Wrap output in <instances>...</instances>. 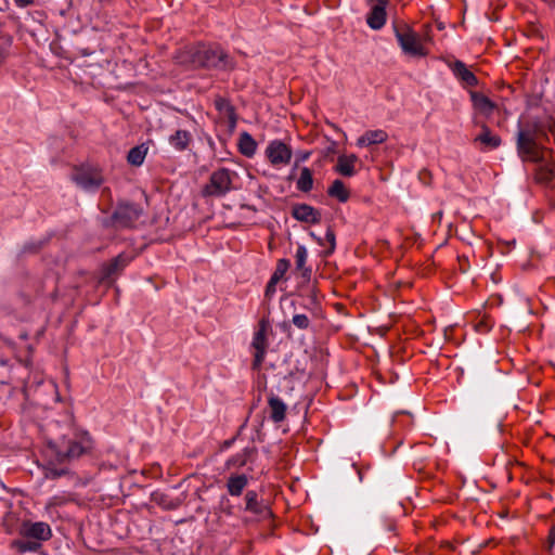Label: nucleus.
I'll return each mask as SVG.
<instances>
[{
    "label": "nucleus",
    "mask_w": 555,
    "mask_h": 555,
    "mask_svg": "<svg viewBox=\"0 0 555 555\" xmlns=\"http://www.w3.org/2000/svg\"><path fill=\"white\" fill-rule=\"evenodd\" d=\"M546 133L539 122L527 124L517 132V153L524 162L539 165L535 178L547 183L555 177V154L552 150L540 146L538 140Z\"/></svg>",
    "instance_id": "1"
},
{
    "label": "nucleus",
    "mask_w": 555,
    "mask_h": 555,
    "mask_svg": "<svg viewBox=\"0 0 555 555\" xmlns=\"http://www.w3.org/2000/svg\"><path fill=\"white\" fill-rule=\"evenodd\" d=\"M177 60L192 68L232 70L235 66L229 54L220 47L203 43L185 47L179 52Z\"/></svg>",
    "instance_id": "2"
},
{
    "label": "nucleus",
    "mask_w": 555,
    "mask_h": 555,
    "mask_svg": "<svg viewBox=\"0 0 555 555\" xmlns=\"http://www.w3.org/2000/svg\"><path fill=\"white\" fill-rule=\"evenodd\" d=\"M93 448V439L87 431H76L72 436L48 442V452L57 463L63 464L79 459Z\"/></svg>",
    "instance_id": "3"
},
{
    "label": "nucleus",
    "mask_w": 555,
    "mask_h": 555,
    "mask_svg": "<svg viewBox=\"0 0 555 555\" xmlns=\"http://www.w3.org/2000/svg\"><path fill=\"white\" fill-rule=\"evenodd\" d=\"M234 172L227 168L214 171L208 183L203 188L202 194L207 197H222L232 189V176Z\"/></svg>",
    "instance_id": "4"
},
{
    "label": "nucleus",
    "mask_w": 555,
    "mask_h": 555,
    "mask_svg": "<svg viewBox=\"0 0 555 555\" xmlns=\"http://www.w3.org/2000/svg\"><path fill=\"white\" fill-rule=\"evenodd\" d=\"M396 38L405 54L411 56H425V48L421 43L420 36L408 26L395 28Z\"/></svg>",
    "instance_id": "5"
},
{
    "label": "nucleus",
    "mask_w": 555,
    "mask_h": 555,
    "mask_svg": "<svg viewBox=\"0 0 555 555\" xmlns=\"http://www.w3.org/2000/svg\"><path fill=\"white\" fill-rule=\"evenodd\" d=\"M72 180L85 191H95L104 181L101 171L92 167L76 168Z\"/></svg>",
    "instance_id": "6"
},
{
    "label": "nucleus",
    "mask_w": 555,
    "mask_h": 555,
    "mask_svg": "<svg viewBox=\"0 0 555 555\" xmlns=\"http://www.w3.org/2000/svg\"><path fill=\"white\" fill-rule=\"evenodd\" d=\"M142 208L131 203H120L112 215L115 228H130L141 217Z\"/></svg>",
    "instance_id": "7"
},
{
    "label": "nucleus",
    "mask_w": 555,
    "mask_h": 555,
    "mask_svg": "<svg viewBox=\"0 0 555 555\" xmlns=\"http://www.w3.org/2000/svg\"><path fill=\"white\" fill-rule=\"evenodd\" d=\"M269 330V324L266 320H261L258 324V328L254 334V338L251 341V348L254 349V361L253 369L260 370L262 362L266 358L267 349L269 346L267 339V333Z\"/></svg>",
    "instance_id": "8"
},
{
    "label": "nucleus",
    "mask_w": 555,
    "mask_h": 555,
    "mask_svg": "<svg viewBox=\"0 0 555 555\" xmlns=\"http://www.w3.org/2000/svg\"><path fill=\"white\" fill-rule=\"evenodd\" d=\"M266 155L273 166L287 165L292 158L291 147L280 140L269 143Z\"/></svg>",
    "instance_id": "9"
},
{
    "label": "nucleus",
    "mask_w": 555,
    "mask_h": 555,
    "mask_svg": "<svg viewBox=\"0 0 555 555\" xmlns=\"http://www.w3.org/2000/svg\"><path fill=\"white\" fill-rule=\"evenodd\" d=\"M21 534L24 538H30L41 543V541H47L51 538L52 531L47 522L25 521L21 526Z\"/></svg>",
    "instance_id": "10"
},
{
    "label": "nucleus",
    "mask_w": 555,
    "mask_h": 555,
    "mask_svg": "<svg viewBox=\"0 0 555 555\" xmlns=\"http://www.w3.org/2000/svg\"><path fill=\"white\" fill-rule=\"evenodd\" d=\"M130 261L131 258L128 255L119 254L111 262L103 266L100 278L101 282L112 283Z\"/></svg>",
    "instance_id": "11"
},
{
    "label": "nucleus",
    "mask_w": 555,
    "mask_h": 555,
    "mask_svg": "<svg viewBox=\"0 0 555 555\" xmlns=\"http://www.w3.org/2000/svg\"><path fill=\"white\" fill-rule=\"evenodd\" d=\"M369 2L372 8L366 23L372 29H380L386 23V5L388 0H369Z\"/></svg>",
    "instance_id": "12"
},
{
    "label": "nucleus",
    "mask_w": 555,
    "mask_h": 555,
    "mask_svg": "<svg viewBox=\"0 0 555 555\" xmlns=\"http://www.w3.org/2000/svg\"><path fill=\"white\" fill-rule=\"evenodd\" d=\"M292 216L296 220L306 223H319L321 221V212L308 204L294 205Z\"/></svg>",
    "instance_id": "13"
},
{
    "label": "nucleus",
    "mask_w": 555,
    "mask_h": 555,
    "mask_svg": "<svg viewBox=\"0 0 555 555\" xmlns=\"http://www.w3.org/2000/svg\"><path fill=\"white\" fill-rule=\"evenodd\" d=\"M268 410L272 422L281 423L286 417L287 405L272 391L268 395Z\"/></svg>",
    "instance_id": "14"
},
{
    "label": "nucleus",
    "mask_w": 555,
    "mask_h": 555,
    "mask_svg": "<svg viewBox=\"0 0 555 555\" xmlns=\"http://www.w3.org/2000/svg\"><path fill=\"white\" fill-rule=\"evenodd\" d=\"M454 76L460 79L465 86L474 87L478 83V79L475 74L469 70L465 63L462 61H455L449 64Z\"/></svg>",
    "instance_id": "15"
},
{
    "label": "nucleus",
    "mask_w": 555,
    "mask_h": 555,
    "mask_svg": "<svg viewBox=\"0 0 555 555\" xmlns=\"http://www.w3.org/2000/svg\"><path fill=\"white\" fill-rule=\"evenodd\" d=\"M474 143H480L485 149L494 150L501 145V138L486 124H482L481 132L474 139Z\"/></svg>",
    "instance_id": "16"
},
{
    "label": "nucleus",
    "mask_w": 555,
    "mask_h": 555,
    "mask_svg": "<svg viewBox=\"0 0 555 555\" xmlns=\"http://www.w3.org/2000/svg\"><path fill=\"white\" fill-rule=\"evenodd\" d=\"M216 108L227 118L229 127L234 129L237 121V116L234 106L224 98H217L215 100Z\"/></svg>",
    "instance_id": "17"
},
{
    "label": "nucleus",
    "mask_w": 555,
    "mask_h": 555,
    "mask_svg": "<svg viewBox=\"0 0 555 555\" xmlns=\"http://www.w3.org/2000/svg\"><path fill=\"white\" fill-rule=\"evenodd\" d=\"M388 139V134L386 131L378 130H369L364 132L358 140V146H370L374 144H382Z\"/></svg>",
    "instance_id": "18"
},
{
    "label": "nucleus",
    "mask_w": 555,
    "mask_h": 555,
    "mask_svg": "<svg viewBox=\"0 0 555 555\" xmlns=\"http://www.w3.org/2000/svg\"><path fill=\"white\" fill-rule=\"evenodd\" d=\"M470 99L474 107L481 114L490 115L495 108V104L482 93L472 91Z\"/></svg>",
    "instance_id": "19"
},
{
    "label": "nucleus",
    "mask_w": 555,
    "mask_h": 555,
    "mask_svg": "<svg viewBox=\"0 0 555 555\" xmlns=\"http://www.w3.org/2000/svg\"><path fill=\"white\" fill-rule=\"evenodd\" d=\"M358 157L354 154L340 155L337 159L336 171L345 177H352L356 173L354 164Z\"/></svg>",
    "instance_id": "20"
},
{
    "label": "nucleus",
    "mask_w": 555,
    "mask_h": 555,
    "mask_svg": "<svg viewBox=\"0 0 555 555\" xmlns=\"http://www.w3.org/2000/svg\"><path fill=\"white\" fill-rule=\"evenodd\" d=\"M247 482L248 479L245 475H232L227 482L228 492L233 496H238L247 486Z\"/></svg>",
    "instance_id": "21"
},
{
    "label": "nucleus",
    "mask_w": 555,
    "mask_h": 555,
    "mask_svg": "<svg viewBox=\"0 0 555 555\" xmlns=\"http://www.w3.org/2000/svg\"><path fill=\"white\" fill-rule=\"evenodd\" d=\"M192 135L186 130H177L169 137V143L178 151H184L189 147Z\"/></svg>",
    "instance_id": "22"
},
{
    "label": "nucleus",
    "mask_w": 555,
    "mask_h": 555,
    "mask_svg": "<svg viewBox=\"0 0 555 555\" xmlns=\"http://www.w3.org/2000/svg\"><path fill=\"white\" fill-rule=\"evenodd\" d=\"M11 547L15 550L17 553L23 554L26 552H37L41 547V543L38 541H35L34 539L30 540V538H24L14 540L11 543Z\"/></svg>",
    "instance_id": "23"
},
{
    "label": "nucleus",
    "mask_w": 555,
    "mask_h": 555,
    "mask_svg": "<svg viewBox=\"0 0 555 555\" xmlns=\"http://www.w3.org/2000/svg\"><path fill=\"white\" fill-rule=\"evenodd\" d=\"M256 147H257L256 141L253 139V137L249 133H247V132L241 133L240 140H238V149L243 155H245L247 157L253 156L256 152Z\"/></svg>",
    "instance_id": "24"
},
{
    "label": "nucleus",
    "mask_w": 555,
    "mask_h": 555,
    "mask_svg": "<svg viewBox=\"0 0 555 555\" xmlns=\"http://www.w3.org/2000/svg\"><path fill=\"white\" fill-rule=\"evenodd\" d=\"M328 195L337 198L339 202L345 203L349 198V191L346 189L341 180H335L327 191Z\"/></svg>",
    "instance_id": "25"
},
{
    "label": "nucleus",
    "mask_w": 555,
    "mask_h": 555,
    "mask_svg": "<svg viewBox=\"0 0 555 555\" xmlns=\"http://www.w3.org/2000/svg\"><path fill=\"white\" fill-rule=\"evenodd\" d=\"M308 253L305 246L300 245L298 246L296 250V268L302 272V276L309 279L311 270L306 268V261H307Z\"/></svg>",
    "instance_id": "26"
},
{
    "label": "nucleus",
    "mask_w": 555,
    "mask_h": 555,
    "mask_svg": "<svg viewBox=\"0 0 555 555\" xmlns=\"http://www.w3.org/2000/svg\"><path fill=\"white\" fill-rule=\"evenodd\" d=\"M146 152H147V147H145L144 145H139V146L132 147L129 151L128 156H127L129 164H131L133 166L142 165L144 162V158L146 156Z\"/></svg>",
    "instance_id": "27"
},
{
    "label": "nucleus",
    "mask_w": 555,
    "mask_h": 555,
    "mask_svg": "<svg viewBox=\"0 0 555 555\" xmlns=\"http://www.w3.org/2000/svg\"><path fill=\"white\" fill-rule=\"evenodd\" d=\"M313 186V177L309 168L304 167L297 181V189L301 192H309Z\"/></svg>",
    "instance_id": "28"
},
{
    "label": "nucleus",
    "mask_w": 555,
    "mask_h": 555,
    "mask_svg": "<svg viewBox=\"0 0 555 555\" xmlns=\"http://www.w3.org/2000/svg\"><path fill=\"white\" fill-rule=\"evenodd\" d=\"M253 453H255L254 448H245L242 451V453L233 456L232 459H230L228 461V466H236V467L244 466Z\"/></svg>",
    "instance_id": "29"
},
{
    "label": "nucleus",
    "mask_w": 555,
    "mask_h": 555,
    "mask_svg": "<svg viewBox=\"0 0 555 555\" xmlns=\"http://www.w3.org/2000/svg\"><path fill=\"white\" fill-rule=\"evenodd\" d=\"M258 495L255 491H248L245 495L246 501V509L255 513L260 514L261 513V506L258 503Z\"/></svg>",
    "instance_id": "30"
},
{
    "label": "nucleus",
    "mask_w": 555,
    "mask_h": 555,
    "mask_svg": "<svg viewBox=\"0 0 555 555\" xmlns=\"http://www.w3.org/2000/svg\"><path fill=\"white\" fill-rule=\"evenodd\" d=\"M11 38L0 34V66L5 62L11 48Z\"/></svg>",
    "instance_id": "31"
},
{
    "label": "nucleus",
    "mask_w": 555,
    "mask_h": 555,
    "mask_svg": "<svg viewBox=\"0 0 555 555\" xmlns=\"http://www.w3.org/2000/svg\"><path fill=\"white\" fill-rule=\"evenodd\" d=\"M289 268V261L286 260V259H280L278 261V264H276V268H275V271L273 272L272 274V279L273 281H278L280 282V280L285 275V273L287 272Z\"/></svg>",
    "instance_id": "32"
},
{
    "label": "nucleus",
    "mask_w": 555,
    "mask_h": 555,
    "mask_svg": "<svg viewBox=\"0 0 555 555\" xmlns=\"http://www.w3.org/2000/svg\"><path fill=\"white\" fill-rule=\"evenodd\" d=\"M292 323L299 330H307L310 326V319L307 314L298 313L293 317Z\"/></svg>",
    "instance_id": "33"
},
{
    "label": "nucleus",
    "mask_w": 555,
    "mask_h": 555,
    "mask_svg": "<svg viewBox=\"0 0 555 555\" xmlns=\"http://www.w3.org/2000/svg\"><path fill=\"white\" fill-rule=\"evenodd\" d=\"M69 473L67 468H56V467H48L46 472V477L50 479H56L62 476H65Z\"/></svg>",
    "instance_id": "34"
},
{
    "label": "nucleus",
    "mask_w": 555,
    "mask_h": 555,
    "mask_svg": "<svg viewBox=\"0 0 555 555\" xmlns=\"http://www.w3.org/2000/svg\"><path fill=\"white\" fill-rule=\"evenodd\" d=\"M279 282L278 281H273L272 278H270L268 284H267V287H266V297L268 298H271L274 293H275V286Z\"/></svg>",
    "instance_id": "35"
},
{
    "label": "nucleus",
    "mask_w": 555,
    "mask_h": 555,
    "mask_svg": "<svg viewBox=\"0 0 555 555\" xmlns=\"http://www.w3.org/2000/svg\"><path fill=\"white\" fill-rule=\"evenodd\" d=\"M325 240L330 244L328 253H333L335 249V234L332 230H328L326 232Z\"/></svg>",
    "instance_id": "36"
},
{
    "label": "nucleus",
    "mask_w": 555,
    "mask_h": 555,
    "mask_svg": "<svg viewBox=\"0 0 555 555\" xmlns=\"http://www.w3.org/2000/svg\"><path fill=\"white\" fill-rule=\"evenodd\" d=\"M555 544V525L551 528L548 534V548L551 550Z\"/></svg>",
    "instance_id": "37"
},
{
    "label": "nucleus",
    "mask_w": 555,
    "mask_h": 555,
    "mask_svg": "<svg viewBox=\"0 0 555 555\" xmlns=\"http://www.w3.org/2000/svg\"><path fill=\"white\" fill-rule=\"evenodd\" d=\"M14 1L18 8H26L28 5H31L35 2V0H14Z\"/></svg>",
    "instance_id": "38"
},
{
    "label": "nucleus",
    "mask_w": 555,
    "mask_h": 555,
    "mask_svg": "<svg viewBox=\"0 0 555 555\" xmlns=\"http://www.w3.org/2000/svg\"><path fill=\"white\" fill-rule=\"evenodd\" d=\"M441 217H442V212L441 211H439V212L434 215V219H436V218L440 219Z\"/></svg>",
    "instance_id": "39"
},
{
    "label": "nucleus",
    "mask_w": 555,
    "mask_h": 555,
    "mask_svg": "<svg viewBox=\"0 0 555 555\" xmlns=\"http://www.w3.org/2000/svg\"><path fill=\"white\" fill-rule=\"evenodd\" d=\"M308 157H309V153H306V154H304V155L300 157V160H306Z\"/></svg>",
    "instance_id": "40"
}]
</instances>
